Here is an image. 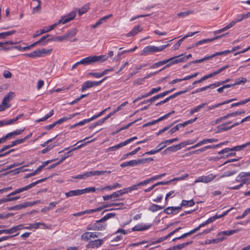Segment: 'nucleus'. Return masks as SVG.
<instances>
[{
    "mask_svg": "<svg viewBox=\"0 0 250 250\" xmlns=\"http://www.w3.org/2000/svg\"><path fill=\"white\" fill-rule=\"evenodd\" d=\"M13 227L11 229H1L0 230V234L2 233H5V234H12L14 232Z\"/></svg>",
    "mask_w": 250,
    "mask_h": 250,
    "instance_id": "obj_55",
    "label": "nucleus"
},
{
    "mask_svg": "<svg viewBox=\"0 0 250 250\" xmlns=\"http://www.w3.org/2000/svg\"><path fill=\"white\" fill-rule=\"evenodd\" d=\"M90 177L89 171L86 172L83 174L78 175L76 176L72 177L73 179H85L87 177Z\"/></svg>",
    "mask_w": 250,
    "mask_h": 250,
    "instance_id": "obj_33",
    "label": "nucleus"
},
{
    "mask_svg": "<svg viewBox=\"0 0 250 250\" xmlns=\"http://www.w3.org/2000/svg\"><path fill=\"white\" fill-rule=\"evenodd\" d=\"M174 61H175L174 57L169 58L168 59L165 60L156 62V63H154L151 66V68H155L158 67L160 66H162L164 64H165L168 63L165 67H164L163 68H162L161 70H160L159 71H161L164 70L165 68L169 67L171 64L176 63V62H174Z\"/></svg>",
    "mask_w": 250,
    "mask_h": 250,
    "instance_id": "obj_5",
    "label": "nucleus"
},
{
    "mask_svg": "<svg viewBox=\"0 0 250 250\" xmlns=\"http://www.w3.org/2000/svg\"><path fill=\"white\" fill-rule=\"evenodd\" d=\"M22 140H20V139H17L16 140H15L14 141H13L11 144H9V145H5L4 146H3L0 149V153H2L3 152V151H4L5 150L14 146H15L18 144H21V141Z\"/></svg>",
    "mask_w": 250,
    "mask_h": 250,
    "instance_id": "obj_14",
    "label": "nucleus"
},
{
    "mask_svg": "<svg viewBox=\"0 0 250 250\" xmlns=\"http://www.w3.org/2000/svg\"><path fill=\"white\" fill-rule=\"evenodd\" d=\"M66 38L64 36V34L62 36H57L53 37L51 36V38L47 39V41H62L63 40H66Z\"/></svg>",
    "mask_w": 250,
    "mask_h": 250,
    "instance_id": "obj_34",
    "label": "nucleus"
},
{
    "mask_svg": "<svg viewBox=\"0 0 250 250\" xmlns=\"http://www.w3.org/2000/svg\"><path fill=\"white\" fill-rule=\"evenodd\" d=\"M231 122H229L227 123H226L225 124L218 125V127H217L218 129V132H222V131H227L228 130L230 129L231 128L230 126H228V127L225 126L226 125L229 124Z\"/></svg>",
    "mask_w": 250,
    "mask_h": 250,
    "instance_id": "obj_29",
    "label": "nucleus"
},
{
    "mask_svg": "<svg viewBox=\"0 0 250 250\" xmlns=\"http://www.w3.org/2000/svg\"><path fill=\"white\" fill-rule=\"evenodd\" d=\"M57 145L54 144H51L49 145H48L46 148L43 149L42 150V154H45L46 153V152L49 151L50 150H51V149H52L53 148V147L55 146H57Z\"/></svg>",
    "mask_w": 250,
    "mask_h": 250,
    "instance_id": "obj_41",
    "label": "nucleus"
},
{
    "mask_svg": "<svg viewBox=\"0 0 250 250\" xmlns=\"http://www.w3.org/2000/svg\"><path fill=\"white\" fill-rule=\"evenodd\" d=\"M66 197H72L74 196H78L81 195L80 189L70 190L65 193Z\"/></svg>",
    "mask_w": 250,
    "mask_h": 250,
    "instance_id": "obj_23",
    "label": "nucleus"
},
{
    "mask_svg": "<svg viewBox=\"0 0 250 250\" xmlns=\"http://www.w3.org/2000/svg\"><path fill=\"white\" fill-rule=\"evenodd\" d=\"M128 166L133 167L141 164L140 159L132 160L127 162Z\"/></svg>",
    "mask_w": 250,
    "mask_h": 250,
    "instance_id": "obj_46",
    "label": "nucleus"
},
{
    "mask_svg": "<svg viewBox=\"0 0 250 250\" xmlns=\"http://www.w3.org/2000/svg\"><path fill=\"white\" fill-rule=\"evenodd\" d=\"M89 8V4H86L78 10V14L79 16L86 13Z\"/></svg>",
    "mask_w": 250,
    "mask_h": 250,
    "instance_id": "obj_35",
    "label": "nucleus"
},
{
    "mask_svg": "<svg viewBox=\"0 0 250 250\" xmlns=\"http://www.w3.org/2000/svg\"><path fill=\"white\" fill-rule=\"evenodd\" d=\"M40 203V200H37L33 202H26L23 204L17 205L12 207H8L7 209L8 210H19L26 207L34 206L36 204Z\"/></svg>",
    "mask_w": 250,
    "mask_h": 250,
    "instance_id": "obj_6",
    "label": "nucleus"
},
{
    "mask_svg": "<svg viewBox=\"0 0 250 250\" xmlns=\"http://www.w3.org/2000/svg\"><path fill=\"white\" fill-rule=\"evenodd\" d=\"M250 101V97L247 99L242 100V101H240L239 102L231 104V107L244 104Z\"/></svg>",
    "mask_w": 250,
    "mask_h": 250,
    "instance_id": "obj_40",
    "label": "nucleus"
},
{
    "mask_svg": "<svg viewBox=\"0 0 250 250\" xmlns=\"http://www.w3.org/2000/svg\"><path fill=\"white\" fill-rule=\"evenodd\" d=\"M41 225L45 226V224L44 223H42V222H38V223H33V224H31L32 229H37L38 228H39V226Z\"/></svg>",
    "mask_w": 250,
    "mask_h": 250,
    "instance_id": "obj_58",
    "label": "nucleus"
},
{
    "mask_svg": "<svg viewBox=\"0 0 250 250\" xmlns=\"http://www.w3.org/2000/svg\"><path fill=\"white\" fill-rule=\"evenodd\" d=\"M240 230L239 229H234V230H227V231H223L220 232H219L218 234V236H221L222 235H227V236H230L234 233L238 232Z\"/></svg>",
    "mask_w": 250,
    "mask_h": 250,
    "instance_id": "obj_24",
    "label": "nucleus"
},
{
    "mask_svg": "<svg viewBox=\"0 0 250 250\" xmlns=\"http://www.w3.org/2000/svg\"><path fill=\"white\" fill-rule=\"evenodd\" d=\"M108 205H104L103 206H102V207H98L95 209H88V210H85V213H92L93 212H97V211H100L101 210H102L103 209L106 208V207H108Z\"/></svg>",
    "mask_w": 250,
    "mask_h": 250,
    "instance_id": "obj_30",
    "label": "nucleus"
},
{
    "mask_svg": "<svg viewBox=\"0 0 250 250\" xmlns=\"http://www.w3.org/2000/svg\"><path fill=\"white\" fill-rule=\"evenodd\" d=\"M176 210L175 207H167L165 208L164 212L167 214H170L173 213V212Z\"/></svg>",
    "mask_w": 250,
    "mask_h": 250,
    "instance_id": "obj_44",
    "label": "nucleus"
},
{
    "mask_svg": "<svg viewBox=\"0 0 250 250\" xmlns=\"http://www.w3.org/2000/svg\"><path fill=\"white\" fill-rule=\"evenodd\" d=\"M151 226V224H138L137 225L135 226L133 228H132L131 230L133 231H143L147 229H149Z\"/></svg>",
    "mask_w": 250,
    "mask_h": 250,
    "instance_id": "obj_15",
    "label": "nucleus"
},
{
    "mask_svg": "<svg viewBox=\"0 0 250 250\" xmlns=\"http://www.w3.org/2000/svg\"><path fill=\"white\" fill-rule=\"evenodd\" d=\"M142 120V118H139L136 120H135L134 121L132 122H131L130 123H129L128 124H127L125 126H124L123 127H122L121 128H120V129H119L118 130H117L116 131V133H118L119 131H120L121 130H124V129H126L127 128H128L129 127H130L131 125H133L134 123H135L136 122H138V121H140Z\"/></svg>",
    "mask_w": 250,
    "mask_h": 250,
    "instance_id": "obj_43",
    "label": "nucleus"
},
{
    "mask_svg": "<svg viewBox=\"0 0 250 250\" xmlns=\"http://www.w3.org/2000/svg\"><path fill=\"white\" fill-rule=\"evenodd\" d=\"M161 89V87L160 86H159L158 87H156V88H153L150 91H149L148 93V94L150 96H151V95L155 93H157L159 91H160Z\"/></svg>",
    "mask_w": 250,
    "mask_h": 250,
    "instance_id": "obj_63",
    "label": "nucleus"
},
{
    "mask_svg": "<svg viewBox=\"0 0 250 250\" xmlns=\"http://www.w3.org/2000/svg\"><path fill=\"white\" fill-rule=\"evenodd\" d=\"M166 146V145L165 143L162 142L160 144H159L158 146L156 147V149L158 152H160L161 150L164 148Z\"/></svg>",
    "mask_w": 250,
    "mask_h": 250,
    "instance_id": "obj_59",
    "label": "nucleus"
},
{
    "mask_svg": "<svg viewBox=\"0 0 250 250\" xmlns=\"http://www.w3.org/2000/svg\"><path fill=\"white\" fill-rule=\"evenodd\" d=\"M244 19H245L244 14H240L238 15L237 18L234 19L233 21L236 23V22L242 21Z\"/></svg>",
    "mask_w": 250,
    "mask_h": 250,
    "instance_id": "obj_56",
    "label": "nucleus"
},
{
    "mask_svg": "<svg viewBox=\"0 0 250 250\" xmlns=\"http://www.w3.org/2000/svg\"><path fill=\"white\" fill-rule=\"evenodd\" d=\"M247 80L246 78L242 77V78L237 80L236 82L234 83V85L235 86L236 85L244 84L247 82Z\"/></svg>",
    "mask_w": 250,
    "mask_h": 250,
    "instance_id": "obj_53",
    "label": "nucleus"
},
{
    "mask_svg": "<svg viewBox=\"0 0 250 250\" xmlns=\"http://www.w3.org/2000/svg\"><path fill=\"white\" fill-rule=\"evenodd\" d=\"M137 138V137H135V136L133 137L132 138H130L125 140V141L122 142V143H121L117 145H115L114 146L116 147V149L117 150V149H119L124 146H125L128 145L129 143H130L133 140L136 139Z\"/></svg>",
    "mask_w": 250,
    "mask_h": 250,
    "instance_id": "obj_20",
    "label": "nucleus"
},
{
    "mask_svg": "<svg viewBox=\"0 0 250 250\" xmlns=\"http://www.w3.org/2000/svg\"><path fill=\"white\" fill-rule=\"evenodd\" d=\"M15 97V93L13 92H9L3 98L1 104L0 105V111L4 110L5 109L10 107L11 104L8 103Z\"/></svg>",
    "mask_w": 250,
    "mask_h": 250,
    "instance_id": "obj_4",
    "label": "nucleus"
},
{
    "mask_svg": "<svg viewBox=\"0 0 250 250\" xmlns=\"http://www.w3.org/2000/svg\"><path fill=\"white\" fill-rule=\"evenodd\" d=\"M106 223L102 218L96 221L94 224H89L87 227L88 230H103L105 229Z\"/></svg>",
    "mask_w": 250,
    "mask_h": 250,
    "instance_id": "obj_2",
    "label": "nucleus"
},
{
    "mask_svg": "<svg viewBox=\"0 0 250 250\" xmlns=\"http://www.w3.org/2000/svg\"><path fill=\"white\" fill-rule=\"evenodd\" d=\"M83 146V145H80L78 146L74 147L72 149H71L70 150L66 152L64 156L62 158V159L60 160L61 162H62L65 159H66L67 158H68L69 156H71L72 155V154L71 152L74 150H77L80 148L82 147V146Z\"/></svg>",
    "mask_w": 250,
    "mask_h": 250,
    "instance_id": "obj_19",
    "label": "nucleus"
},
{
    "mask_svg": "<svg viewBox=\"0 0 250 250\" xmlns=\"http://www.w3.org/2000/svg\"><path fill=\"white\" fill-rule=\"evenodd\" d=\"M164 208V207L156 205V204H152L151 205L149 208L148 210L152 212H155L159 210L162 209Z\"/></svg>",
    "mask_w": 250,
    "mask_h": 250,
    "instance_id": "obj_27",
    "label": "nucleus"
},
{
    "mask_svg": "<svg viewBox=\"0 0 250 250\" xmlns=\"http://www.w3.org/2000/svg\"><path fill=\"white\" fill-rule=\"evenodd\" d=\"M169 44L161 45L160 46H155L154 45H148L146 46L142 51L141 56H147L149 54L155 52H160L164 50L168 46Z\"/></svg>",
    "mask_w": 250,
    "mask_h": 250,
    "instance_id": "obj_1",
    "label": "nucleus"
},
{
    "mask_svg": "<svg viewBox=\"0 0 250 250\" xmlns=\"http://www.w3.org/2000/svg\"><path fill=\"white\" fill-rule=\"evenodd\" d=\"M97 56H89L82 60L83 65H88L97 62Z\"/></svg>",
    "mask_w": 250,
    "mask_h": 250,
    "instance_id": "obj_11",
    "label": "nucleus"
},
{
    "mask_svg": "<svg viewBox=\"0 0 250 250\" xmlns=\"http://www.w3.org/2000/svg\"><path fill=\"white\" fill-rule=\"evenodd\" d=\"M192 243V241L188 242L186 243H184L181 244L177 245L176 246H173L175 248V250H180L182 249L185 248V247L187 246L189 244H191Z\"/></svg>",
    "mask_w": 250,
    "mask_h": 250,
    "instance_id": "obj_38",
    "label": "nucleus"
},
{
    "mask_svg": "<svg viewBox=\"0 0 250 250\" xmlns=\"http://www.w3.org/2000/svg\"><path fill=\"white\" fill-rule=\"evenodd\" d=\"M45 179H46V178L42 179L37 180L36 182H34L33 183H32L30 184H29L24 187L18 188V189H16L15 190L13 191V192H12L11 193H10V194H9L7 195V197H9V196H12V195H15L17 194L20 193L24 191L30 189L31 188H33V187H34L37 184L45 181Z\"/></svg>",
    "mask_w": 250,
    "mask_h": 250,
    "instance_id": "obj_3",
    "label": "nucleus"
},
{
    "mask_svg": "<svg viewBox=\"0 0 250 250\" xmlns=\"http://www.w3.org/2000/svg\"><path fill=\"white\" fill-rule=\"evenodd\" d=\"M236 173V170H233L231 171H226L222 175L220 176V178H223L225 177H229L232 176Z\"/></svg>",
    "mask_w": 250,
    "mask_h": 250,
    "instance_id": "obj_45",
    "label": "nucleus"
},
{
    "mask_svg": "<svg viewBox=\"0 0 250 250\" xmlns=\"http://www.w3.org/2000/svg\"><path fill=\"white\" fill-rule=\"evenodd\" d=\"M210 148H211V147H210V146L208 145V146H204L200 149L189 152L188 154L190 155L194 154H198V153L203 152V151L206 150L207 149H210Z\"/></svg>",
    "mask_w": 250,
    "mask_h": 250,
    "instance_id": "obj_25",
    "label": "nucleus"
},
{
    "mask_svg": "<svg viewBox=\"0 0 250 250\" xmlns=\"http://www.w3.org/2000/svg\"><path fill=\"white\" fill-rule=\"evenodd\" d=\"M16 33V31L12 30L8 32L0 33V39H5L7 36H10Z\"/></svg>",
    "mask_w": 250,
    "mask_h": 250,
    "instance_id": "obj_39",
    "label": "nucleus"
},
{
    "mask_svg": "<svg viewBox=\"0 0 250 250\" xmlns=\"http://www.w3.org/2000/svg\"><path fill=\"white\" fill-rule=\"evenodd\" d=\"M250 142H247V143H246L245 144H243V145H240V146H235L231 148V149L233 150V151L234 150H235V151H240V150L245 148L247 146H250Z\"/></svg>",
    "mask_w": 250,
    "mask_h": 250,
    "instance_id": "obj_32",
    "label": "nucleus"
},
{
    "mask_svg": "<svg viewBox=\"0 0 250 250\" xmlns=\"http://www.w3.org/2000/svg\"><path fill=\"white\" fill-rule=\"evenodd\" d=\"M158 99H159V96H158V95H155V96L152 97V98H151L149 99L144 101L143 102H142L140 103V104H145L148 102L152 103L154 101H155Z\"/></svg>",
    "mask_w": 250,
    "mask_h": 250,
    "instance_id": "obj_42",
    "label": "nucleus"
},
{
    "mask_svg": "<svg viewBox=\"0 0 250 250\" xmlns=\"http://www.w3.org/2000/svg\"><path fill=\"white\" fill-rule=\"evenodd\" d=\"M209 60V58H208V57H205L204 58H202V59H199V60H196L195 61H191L190 62H189L188 63V64L189 65H191L192 63H200V62H202L204 61H207V60Z\"/></svg>",
    "mask_w": 250,
    "mask_h": 250,
    "instance_id": "obj_51",
    "label": "nucleus"
},
{
    "mask_svg": "<svg viewBox=\"0 0 250 250\" xmlns=\"http://www.w3.org/2000/svg\"><path fill=\"white\" fill-rule=\"evenodd\" d=\"M216 177L215 175L210 173L207 176H202L199 177L198 179L196 180L195 182H203L208 183L212 181Z\"/></svg>",
    "mask_w": 250,
    "mask_h": 250,
    "instance_id": "obj_9",
    "label": "nucleus"
},
{
    "mask_svg": "<svg viewBox=\"0 0 250 250\" xmlns=\"http://www.w3.org/2000/svg\"><path fill=\"white\" fill-rule=\"evenodd\" d=\"M115 215L116 214L115 213H109L103 217L102 219L105 222L108 219L114 217Z\"/></svg>",
    "mask_w": 250,
    "mask_h": 250,
    "instance_id": "obj_57",
    "label": "nucleus"
},
{
    "mask_svg": "<svg viewBox=\"0 0 250 250\" xmlns=\"http://www.w3.org/2000/svg\"><path fill=\"white\" fill-rule=\"evenodd\" d=\"M95 190L96 188L95 187H89L85 188L84 189H80L81 195L90 192H95Z\"/></svg>",
    "mask_w": 250,
    "mask_h": 250,
    "instance_id": "obj_37",
    "label": "nucleus"
},
{
    "mask_svg": "<svg viewBox=\"0 0 250 250\" xmlns=\"http://www.w3.org/2000/svg\"><path fill=\"white\" fill-rule=\"evenodd\" d=\"M194 12L191 10H188L185 12H180L177 14V16L180 17H186L189 14H193Z\"/></svg>",
    "mask_w": 250,
    "mask_h": 250,
    "instance_id": "obj_48",
    "label": "nucleus"
},
{
    "mask_svg": "<svg viewBox=\"0 0 250 250\" xmlns=\"http://www.w3.org/2000/svg\"><path fill=\"white\" fill-rule=\"evenodd\" d=\"M113 15L112 14H110L109 15H108L107 16H104L101 19H100L95 24L91 25V28H96L99 26L100 25L103 24L104 22L107 20L112 17Z\"/></svg>",
    "mask_w": 250,
    "mask_h": 250,
    "instance_id": "obj_13",
    "label": "nucleus"
},
{
    "mask_svg": "<svg viewBox=\"0 0 250 250\" xmlns=\"http://www.w3.org/2000/svg\"><path fill=\"white\" fill-rule=\"evenodd\" d=\"M191 54H189L187 56H184L183 54L178 55L177 56L174 57L175 61H174V62H176V63L180 62H184L187 61L189 58L191 57Z\"/></svg>",
    "mask_w": 250,
    "mask_h": 250,
    "instance_id": "obj_16",
    "label": "nucleus"
},
{
    "mask_svg": "<svg viewBox=\"0 0 250 250\" xmlns=\"http://www.w3.org/2000/svg\"><path fill=\"white\" fill-rule=\"evenodd\" d=\"M228 33H226V34H223V35H219V36H217L215 37H214L212 39H203L202 40H200L197 42H196V43H195V44L193 45V47H197V46L199 45H201V44H205V43H208V42H211L214 40H217L218 39H220L221 38H222V37H224V36H225L226 35L228 34Z\"/></svg>",
    "mask_w": 250,
    "mask_h": 250,
    "instance_id": "obj_10",
    "label": "nucleus"
},
{
    "mask_svg": "<svg viewBox=\"0 0 250 250\" xmlns=\"http://www.w3.org/2000/svg\"><path fill=\"white\" fill-rule=\"evenodd\" d=\"M51 35L49 34H47L46 36H43L41 39H40L38 42L39 44H41L42 45H45L47 42V39L51 38Z\"/></svg>",
    "mask_w": 250,
    "mask_h": 250,
    "instance_id": "obj_28",
    "label": "nucleus"
},
{
    "mask_svg": "<svg viewBox=\"0 0 250 250\" xmlns=\"http://www.w3.org/2000/svg\"><path fill=\"white\" fill-rule=\"evenodd\" d=\"M143 28L140 25H138L135 26L133 29L126 35V37H131L136 35L139 32L142 31Z\"/></svg>",
    "mask_w": 250,
    "mask_h": 250,
    "instance_id": "obj_18",
    "label": "nucleus"
},
{
    "mask_svg": "<svg viewBox=\"0 0 250 250\" xmlns=\"http://www.w3.org/2000/svg\"><path fill=\"white\" fill-rule=\"evenodd\" d=\"M77 30L76 28L72 29L66 33L64 34V36L66 38V39L67 40L68 39L72 38L74 36H75L77 33Z\"/></svg>",
    "mask_w": 250,
    "mask_h": 250,
    "instance_id": "obj_22",
    "label": "nucleus"
},
{
    "mask_svg": "<svg viewBox=\"0 0 250 250\" xmlns=\"http://www.w3.org/2000/svg\"><path fill=\"white\" fill-rule=\"evenodd\" d=\"M218 141L217 139H205L202 140L203 142V145L206 144L207 143H212L214 142H216Z\"/></svg>",
    "mask_w": 250,
    "mask_h": 250,
    "instance_id": "obj_60",
    "label": "nucleus"
},
{
    "mask_svg": "<svg viewBox=\"0 0 250 250\" xmlns=\"http://www.w3.org/2000/svg\"><path fill=\"white\" fill-rule=\"evenodd\" d=\"M197 119V118L195 117L193 119H191V120L187 121L183 123H180L179 125H180V126L184 127L186 125H187L190 124H192V123H194V122H195L196 121Z\"/></svg>",
    "mask_w": 250,
    "mask_h": 250,
    "instance_id": "obj_47",
    "label": "nucleus"
},
{
    "mask_svg": "<svg viewBox=\"0 0 250 250\" xmlns=\"http://www.w3.org/2000/svg\"><path fill=\"white\" fill-rule=\"evenodd\" d=\"M184 40V39H183V38H182L181 39H180V40L178 41V42H177V43H176L173 45V50H177V49L179 48V47H180V46L181 44L182 43V42H183Z\"/></svg>",
    "mask_w": 250,
    "mask_h": 250,
    "instance_id": "obj_62",
    "label": "nucleus"
},
{
    "mask_svg": "<svg viewBox=\"0 0 250 250\" xmlns=\"http://www.w3.org/2000/svg\"><path fill=\"white\" fill-rule=\"evenodd\" d=\"M91 234H90V232H85L82 235V239L84 241H88L91 238Z\"/></svg>",
    "mask_w": 250,
    "mask_h": 250,
    "instance_id": "obj_50",
    "label": "nucleus"
},
{
    "mask_svg": "<svg viewBox=\"0 0 250 250\" xmlns=\"http://www.w3.org/2000/svg\"><path fill=\"white\" fill-rule=\"evenodd\" d=\"M181 148L182 145L181 144H179L167 147L166 149L164 150V153L166 152L167 151L175 152Z\"/></svg>",
    "mask_w": 250,
    "mask_h": 250,
    "instance_id": "obj_21",
    "label": "nucleus"
},
{
    "mask_svg": "<svg viewBox=\"0 0 250 250\" xmlns=\"http://www.w3.org/2000/svg\"><path fill=\"white\" fill-rule=\"evenodd\" d=\"M180 124L177 125L176 126L172 128L170 130L168 131V133L170 134H173L179 130V127H181Z\"/></svg>",
    "mask_w": 250,
    "mask_h": 250,
    "instance_id": "obj_64",
    "label": "nucleus"
},
{
    "mask_svg": "<svg viewBox=\"0 0 250 250\" xmlns=\"http://www.w3.org/2000/svg\"><path fill=\"white\" fill-rule=\"evenodd\" d=\"M195 204V203L193 199H191L189 201H187L186 200H183L181 203V206L183 207H191L193 206Z\"/></svg>",
    "mask_w": 250,
    "mask_h": 250,
    "instance_id": "obj_31",
    "label": "nucleus"
},
{
    "mask_svg": "<svg viewBox=\"0 0 250 250\" xmlns=\"http://www.w3.org/2000/svg\"><path fill=\"white\" fill-rule=\"evenodd\" d=\"M154 180H156L155 176L152 177L150 178L147 179L144 181L141 182V183L140 185H146L148 184V183L152 182L154 181Z\"/></svg>",
    "mask_w": 250,
    "mask_h": 250,
    "instance_id": "obj_54",
    "label": "nucleus"
},
{
    "mask_svg": "<svg viewBox=\"0 0 250 250\" xmlns=\"http://www.w3.org/2000/svg\"><path fill=\"white\" fill-rule=\"evenodd\" d=\"M107 77L104 78L103 79H102L101 81L96 82V81H86L84 83H83L81 87V91L83 92L86 89L88 88H90L91 87L96 86L98 85H99L100 84H101L105 80H106Z\"/></svg>",
    "mask_w": 250,
    "mask_h": 250,
    "instance_id": "obj_7",
    "label": "nucleus"
},
{
    "mask_svg": "<svg viewBox=\"0 0 250 250\" xmlns=\"http://www.w3.org/2000/svg\"><path fill=\"white\" fill-rule=\"evenodd\" d=\"M207 104V103H203L201 104L198 105V106L195 107L194 108L191 109L190 111L189 114L190 115L193 114L195 112H197L199 111L201 108L205 107Z\"/></svg>",
    "mask_w": 250,
    "mask_h": 250,
    "instance_id": "obj_26",
    "label": "nucleus"
},
{
    "mask_svg": "<svg viewBox=\"0 0 250 250\" xmlns=\"http://www.w3.org/2000/svg\"><path fill=\"white\" fill-rule=\"evenodd\" d=\"M103 239H97L91 241L86 245L87 248H97L100 247L103 244Z\"/></svg>",
    "mask_w": 250,
    "mask_h": 250,
    "instance_id": "obj_12",
    "label": "nucleus"
},
{
    "mask_svg": "<svg viewBox=\"0 0 250 250\" xmlns=\"http://www.w3.org/2000/svg\"><path fill=\"white\" fill-rule=\"evenodd\" d=\"M97 62H103L107 60L108 57L106 55H101L97 56Z\"/></svg>",
    "mask_w": 250,
    "mask_h": 250,
    "instance_id": "obj_61",
    "label": "nucleus"
},
{
    "mask_svg": "<svg viewBox=\"0 0 250 250\" xmlns=\"http://www.w3.org/2000/svg\"><path fill=\"white\" fill-rule=\"evenodd\" d=\"M106 173V171H90L89 174L90 176H95V175H101Z\"/></svg>",
    "mask_w": 250,
    "mask_h": 250,
    "instance_id": "obj_49",
    "label": "nucleus"
},
{
    "mask_svg": "<svg viewBox=\"0 0 250 250\" xmlns=\"http://www.w3.org/2000/svg\"><path fill=\"white\" fill-rule=\"evenodd\" d=\"M235 100H236V99H230V100H229L227 101H225L222 103L216 104L214 105L209 106L207 107L206 110L208 111V110L213 109L217 108L221 105H224L225 104H229V103L232 101H235Z\"/></svg>",
    "mask_w": 250,
    "mask_h": 250,
    "instance_id": "obj_17",
    "label": "nucleus"
},
{
    "mask_svg": "<svg viewBox=\"0 0 250 250\" xmlns=\"http://www.w3.org/2000/svg\"><path fill=\"white\" fill-rule=\"evenodd\" d=\"M245 113V111L244 110H242L241 111H235L230 113H229V117H235L236 116L244 114Z\"/></svg>",
    "mask_w": 250,
    "mask_h": 250,
    "instance_id": "obj_52",
    "label": "nucleus"
},
{
    "mask_svg": "<svg viewBox=\"0 0 250 250\" xmlns=\"http://www.w3.org/2000/svg\"><path fill=\"white\" fill-rule=\"evenodd\" d=\"M33 2H37V5L34 7L33 9V13H39L41 11V1L40 0H33Z\"/></svg>",
    "mask_w": 250,
    "mask_h": 250,
    "instance_id": "obj_36",
    "label": "nucleus"
},
{
    "mask_svg": "<svg viewBox=\"0 0 250 250\" xmlns=\"http://www.w3.org/2000/svg\"><path fill=\"white\" fill-rule=\"evenodd\" d=\"M76 16V12H71V13H69L67 15L63 16L62 17L61 19L59 20L57 22L55 23L54 24H56V26L60 24H65L69 22V21L74 19L75 17Z\"/></svg>",
    "mask_w": 250,
    "mask_h": 250,
    "instance_id": "obj_8",
    "label": "nucleus"
}]
</instances>
